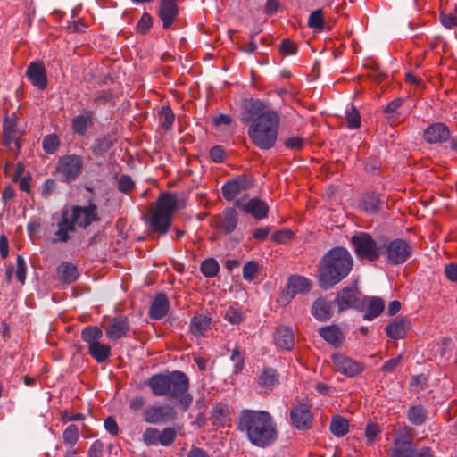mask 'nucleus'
Returning a JSON list of instances; mask_svg holds the SVG:
<instances>
[{"label": "nucleus", "mask_w": 457, "mask_h": 457, "mask_svg": "<svg viewBox=\"0 0 457 457\" xmlns=\"http://www.w3.org/2000/svg\"><path fill=\"white\" fill-rule=\"evenodd\" d=\"M237 430L244 434L252 445L259 448L273 445L278 437L272 415L263 410L242 409L237 414Z\"/></svg>", "instance_id": "nucleus-1"}, {"label": "nucleus", "mask_w": 457, "mask_h": 457, "mask_svg": "<svg viewBox=\"0 0 457 457\" xmlns=\"http://www.w3.org/2000/svg\"><path fill=\"white\" fill-rule=\"evenodd\" d=\"M146 385L154 396H167L178 400L184 411L193 403V396L188 394L189 378L181 370L154 374L148 378Z\"/></svg>", "instance_id": "nucleus-2"}, {"label": "nucleus", "mask_w": 457, "mask_h": 457, "mask_svg": "<svg viewBox=\"0 0 457 457\" xmlns=\"http://www.w3.org/2000/svg\"><path fill=\"white\" fill-rule=\"evenodd\" d=\"M97 210V205L91 202L84 206L73 204L62 208L53 243H66L71 238L70 232H75L77 228L87 229L93 222L99 221Z\"/></svg>", "instance_id": "nucleus-3"}, {"label": "nucleus", "mask_w": 457, "mask_h": 457, "mask_svg": "<svg viewBox=\"0 0 457 457\" xmlns=\"http://www.w3.org/2000/svg\"><path fill=\"white\" fill-rule=\"evenodd\" d=\"M353 257L342 246L328 251L320 262L319 285L328 290L348 276L353 269Z\"/></svg>", "instance_id": "nucleus-4"}, {"label": "nucleus", "mask_w": 457, "mask_h": 457, "mask_svg": "<svg viewBox=\"0 0 457 457\" xmlns=\"http://www.w3.org/2000/svg\"><path fill=\"white\" fill-rule=\"evenodd\" d=\"M280 116L271 112L262 120H254L248 127L247 134L251 141L262 150L272 148L278 138Z\"/></svg>", "instance_id": "nucleus-5"}, {"label": "nucleus", "mask_w": 457, "mask_h": 457, "mask_svg": "<svg viewBox=\"0 0 457 457\" xmlns=\"http://www.w3.org/2000/svg\"><path fill=\"white\" fill-rule=\"evenodd\" d=\"M177 209L178 199L175 194H161L147 221L150 230L154 233L165 235L170 229L172 216Z\"/></svg>", "instance_id": "nucleus-6"}, {"label": "nucleus", "mask_w": 457, "mask_h": 457, "mask_svg": "<svg viewBox=\"0 0 457 457\" xmlns=\"http://www.w3.org/2000/svg\"><path fill=\"white\" fill-rule=\"evenodd\" d=\"M383 237L375 240L370 233L356 232L351 238L354 253L359 260L376 262L382 256Z\"/></svg>", "instance_id": "nucleus-7"}, {"label": "nucleus", "mask_w": 457, "mask_h": 457, "mask_svg": "<svg viewBox=\"0 0 457 457\" xmlns=\"http://www.w3.org/2000/svg\"><path fill=\"white\" fill-rule=\"evenodd\" d=\"M412 254V247L403 238L390 240L383 237L382 256L390 266H397L407 262Z\"/></svg>", "instance_id": "nucleus-8"}, {"label": "nucleus", "mask_w": 457, "mask_h": 457, "mask_svg": "<svg viewBox=\"0 0 457 457\" xmlns=\"http://www.w3.org/2000/svg\"><path fill=\"white\" fill-rule=\"evenodd\" d=\"M84 162L80 155L72 154L59 159L56 172L60 180L65 183L75 181L81 174Z\"/></svg>", "instance_id": "nucleus-9"}, {"label": "nucleus", "mask_w": 457, "mask_h": 457, "mask_svg": "<svg viewBox=\"0 0 457 457\" xmlns=\"http://www.w3.org/2000/svg\"><path fill=\"white\" fill-rule=\"evenodd\" d=\"M334 302L337 305L338 312L346 309L362 311L366 307V297L362 296L355 287L342 288Z\"/></svg>", "instance_id": "nucleus-10"}, {"label": "nucleus", "mask_w": 457, "mask_h": 457, "mask_svg": "<svg viewBox=\"0 0 457 457\" xmlns=\"http://www.w3.org/2000/svg\"><path fill=\"white\" fill-rule=\"evenodd\" d=\"M143 420L149 424H165L177 418V412L171 405L154 404L143 411Z\"/></svg>", "instance_id": "nucleus-11"}, {"label": "nucleus", "mask_w": 457, "mask_h": 457, "mask_svg": "<svg viewBox=\"0 0 457 457\" xmlns=\"http://www.w3.org/2000/svg\"><path fill=\"white\" fill-rule=\"evenodd\" d=\"M290 420L292 425L298 430H309L312 427L313 414L308 403H300L291 408Z\"/></svg>", "instance_id": "nucleus-12"}, {"label": "nucleus", "mask_w": 457, "mask_h": 457, "mask_svg": "<svg viewBox=\"0 0 457 457\" xmlns=\"http://www.w3.org/2000/svg\"><path fill=\"white\" fill-rule=\"evenodd\" d=\"M332 361L337 371L349 378H353L362 372L364 365L341 353L332 355Z\"/></svg>", "instance_id": "nucleus-13"}, {"label": "nucleus", "mask_w": 457, "mask_h": 457, "mask_svg": "<svg viewBox=\"0 0 457 457\" xmlns=\"http://www.w3.org/2000/svg\"><path fill=\"white\" fill-rule=\"evenodd\" d=\"M245 114L242 119L245 123H253L254 120H262L263 117L275 110L268 109L263 102L258 99H251L244 105Z\"/></svg>", "instance_id": "nucleus-14"}, {"label": "nucleus", "mask_w": 457, "mask_h": 457, "mask_svg": "<svg viewBox=\"0 0 457 457\" xmlns=\"http://www.w3.org/2000/svg\"><path fill=\"white\" fill-rule=\"evenodd\" d=\"M26 76L38 90L42 91L46 88L48 85L46 70L41 62H30L27 67Z\"/></svg>", "instance_id": "nucleus-15"}, {"label": "nucleus", "mask_w": 457, "mask_h": 457, "mask_svg": "<svg viewBox=\"0 0 457 457\" xmlns=\"http://www.w3.org/2000/svg\"><path fill=\"white\" fill-rule=\"evenodd\" d=\"M423 138L428 144H441L450 139L449 128L443 122H434L423 131Z\"/></svg>", "instance_id": "nucleus-16"}, {"label": "nucleus", "mask_w": 457, "mask_h": 457, "mask_svg": "<svg viewBox=\"0 0 457 457\" xmlns=\"http://www.w3.org/2000/svg\"><path fill=\"white\" fill-rule=\"evenodd\" d=\"M311 288L312 284L308 278L299 275H293L287 279V288L284 291L283 296L287 301H290L297 294L308 293Z\"/></svg>", "instance_id": "nucleus-17"}, {"label": "nucleus", "mask_w": 457, "mask_h": 457, "mask_svg": "<svg viewBox=\"0 0 457 457\" xmlns=\"http://www.w3.org/2000/svg\"><path fill=\"white\" fill-rule=\"evenodd\" d=\"M130 325L127 316L120 315L112 318L105 328L106 337L111 340H119L127 337Z\"/></svg>", "instance_id": "nucleus-18"}, {"label": "nucleus", "mask_w": 457, "mask_h": 457, "mask_svg": "<svg viewBox=\"0 0 457 457\" xmlns=\"http://www.w3.org/2000/svg\"><path fill=\"white\" fill-rule=\"evenodd\" d=\"M235 205L241 208L245 213L251 214L256 220H263L268 217L270 207L265 201L258 197L251 198L247 203L241 206L237 200Z\"/></svg>", "instance_id": "nucleus-19"}, {"label": "nucleus", "mask_w": 457, "mask_h": 457, "mask_svg": "<svg viewBox=\"0 0 457 457\" xmlns=\"http://www.w3.org/2000/svg\"><path fill=\"white\" fill-rule=\"evenodd\" d=\"M238 223V213L234 208H226L216 217V228L224 234L232 233Z\"/></svg>", "instance_id": "nucleus-20"}, {"label": "nucleus", "mask_w": 457, "mask_h": 457, "mask_svg": "<svg viewBox=\"0 0 457 457\" xmlns=\"http://www.w3.org/2000/svg\"><path fill=\"white\" fill-rule=\"evenodd\" d=\"M170 310V301L168 296L163 292L157 293L149 307L148 316L152 320L162 319Z\"/></svg>", "instance_id": "nucleus-21"}, {"label": "nucleus", "mask_w": 457, "mask_h": 457, "mask_svg": "<svg viewBox=\"0 0 457 457\" xmlns=\"http://www.w3.org/2000/svg\"><path fill=\"white\" fill-rule=\"evenodd\" d=\"M158 14L162 21V27L168 29L173 24L179 14L176 0H161Z\"/></svg>", "instance_id": "nucleus-22"}, {"label": "nucleus", "mask_w": 457, "mask_h": 457, "mask_svg": "<svg viewBox=\"0 0 457 457\" xmlns=\"http://www.w3.org/2000/svg\"><path fill=\"white\" fill-rule=\"evenodd\" d=\"M333 303H335L334 301L320 297L313 302L310 310L311 314L319 321H327L332 316Z\"/></svg>", "instance_id": "nucleus-23"}, {"label": "nucleus", "mask_w": 457, "mask_h": 457, "mask_svg": "<svg viewBox=\"0 0 457 457\" xmlns=\"http://www.w3.org/2000/svg\"><path fill=\"white\" fill-rule=\"evenodd\" d=\"M391 457H412L417 445L405 436H397L394 439Z\"/></svg>", "instance_id": "nucleus-24"}, {"label": "nucleus", "mask_w": 457, "mask_h": 457, "mask_svg": "<svg viewBox=\"0 0 457 457\" xmlns=\"http://www.w3.org/2000/svg\"><path fill=\"white\" fill-rule=\"evenodd\" d=\"M320 336L334 347H340L345 340V335L336 325L321 327L319 329Z\"/></svg>", "instance_id": "nucleus-25"}, {"label": "nucleus", "mask_w": 457, "mask_h": 457, "mask_svg": "<svg viewBox=\"0 0 457 457\" xmlns=\"http://www.w3.org/2000/svg\"><path fill=\"white\" fill-rule=\"evenodd\" d=\"M383 204L384 196L374 192L363 195L361 200V208L368 214H377L381 210Z\"/></svg>", "instance_id": "nucleus-26"}, {"label": "nucleus", "mask_w": 457, "mask_h": 457, "mask_svg": "<svg viewBox=\"0 0 457 457\" xmlns=\"http://www.w3.org/2000/svg\"><path fill=\"white\" fill-rule=\"evenodd\" d=\"M409 329V322L403 317H396L385 328L386 335L396 340L404 338Z\"/></svg>", "instance_id": "nucleus-27"}, {"label": "nucleus", "mask_w": 457, "mask_h": 457, "mask_svg": "<svg viewBox=\"0 0 457 457\" xmlns=\"http://www.w3.org/2000/svg\"><path fill=\"white\" fill-rule=\"evenodd\" d=\"M275 345L286 351H290L295 345L294 333L287 327H280L274 333Z\"/></svg>", "instance_id": "nucleus-28"}, {"label": "nucleus", "mask_w": 457, "mask_h": 457, "mask_svg": "<svg viewBox=\"0 0 457 457\" xmlns=\"http://www.w3.org/2000/svg\"><path fill=\"white\" fill-rule=\"evenodd\" d=\"M94 112L90 110H87L83 113L75 116L71 120L73 131L79 136H84L87 128L92 124Z\"/></svg>", "instance_id": "nucleus-29"}, {"label": "nucleus", "mask_w": 457, "mask_h": 457, "mask_svg": "<svg viewBox=\"0 0 457 457\" xmlns=\"http://www.w3.org/2000/svg\"><path fill=\"white\" fill-rule=\"evenodd\" d=\"M116 138L112 135H104L96 138L90 146V151L96 156H102L106 154L116 143Z\"/></svg>", "instance_id": "nucleus-30"}, {"label": "nucleus", "mask_w": 457, "mask_h": 457, "mask_svg": "<svg viewBox=\"0 0 457 457\" xmlns=\"http://www.w3.org/2000/svg\"><path fill=\"white\" fill-rule=\"evenodd\" d=\"M367 311L363 315V320H372L380 315L385 309L383 300L378 296L366 297Z\"/></svg>", "instance_id": "nucleus-31"}, {"label": "nucleus", "mask_w": 457, "mask_h": 457, "mask_svg": "<svg viewBox=\"0 0 457 457\" xmlns=\"http://www.w3.org/2000/svg\"><path fill=\"white\" fill-rule=\"evenodd\" d=\"M278 371L270 367L263 368L258 376V385L261 387L270 389L278 383Z\"/></svg>", "instance_id": "nucleus-32"}, {"label": "nucleus", "mask_w": 457, "mask_h": 457, "mask_svg": "<svg viewBox=\"0 0 457 457\" xmlns=\"http://www.w3.org/2000/svg\"><path fill=\"white\" fill-rule=\"evenodd\" d=\"M57 274L59 278L67 284L73 283L79 277L77 267L68 262H62L58 266Z\"/></svg>", "instance_id": "nucleus-33"}, {"label": "nucleus", "mask_w": 457, "mask_h": 457, "mask_svg": "<svg viewBox=\"0 0 457 457\" xmlns=\"http://www.w3.org/2000/svg\"><path fill=\"white\" fill-rule=\"evenodd\" d=\"M428 411L421 405L411 406L407 411V418L411 424L420 427L423 425L427 420Z\"/></svg>", "instance_id": "nucleus-34"}, {"label": "nucleus", "mask_w": 457, "mask_h": 457, "mask_svg": "<svg viewBox=\"0 0 457 457\" xmlns=\"http://www.w3.org/2000/svg\"><path fill=\"white\" fill-rule=\"evenodd\" d=\"M17 133V124L16 121L8 116H6L4 120L3 124V144L4 146L11 147V144L16 137Z\"/></svg>", "instance_id": "nucleus-35"}, {"label": "nucleus", "mask_w": 457, "mask_h": 457, "mask_svg": "<svg viewBox=\"0 0 457 457\" xmlns=\"http://www.w3.org/2000/svg\"><path fill=\"white\" fill-rule=\"evenodd\" d=\"M211 325V318L207 315L199 314L191 319L190 331L195 336H202L207 331Z\"/></svg>", "instance_id": "nucleus-36"}, {"label": "nucleus", "mask_w": 457, "mask_h": 457, "mask_svg": "<svg viewBox=\"0 0 457 457\" xmlns=\"http://www.w3.org/2000/svg\"><path fill=\"white\" fill-rule=\"evenodd\" d=\"M88 354L98 363H103L111 356V346L98 342L89 345Z\"/></svg>", "instance_id": "nucleus-37"}, {"label": "nucleus", "mask_w": 457, "mask_h": 457, "mask_svg": "<svg viewBox=\"0 0 457 457\" xmlns=\"http://www.w3.org/2000/svg\"><path fill=\"white\" fill-rule=\"evenodd\" d=\"M329 430L335 436L343 437L349 431V422L342 416H333L330 421Z\"/></svg>", "instance_id": "nucleus-38"}, {"label": "nucleus", "mask_w": 457, "mask_h": 457, "mask_svg": "<svg viewBox=\"0 0 457 457\" xmlns=\"http://www.w3.org/2000/svg\"><path fill=\"white\" fill-rule=\"evenodd\" d=\"M103 337V331L96 326H87L81 331V338L88 346L100 342Z\"/></svg>", "instance_id": "nucleus-39"}, {"label": "nucleus", "mask_w": 457, "mask_h": 457, "mask_svg": "<svg viewBox=\"0 0 457 457\" xmlns=\"http://www.w3.org/2000/svg\"><path fill=\"white\" fill-rule=\"evenodd\" d=\"M200 270L205 278H214L220 271V264L216 259L208 258L201 262Z\"/></svg>", "instance_id": "nucleus-40"}, {"label": "nucleus", "mask_w": 457, "mask_h": 457, "mask_svg": "<svg viewBox=\"0 0 457 457\" xmlns=\"http://www.w3.org/2000/svg\"><path fill=\"white\" fill-rule=\"evenodd\" d=\"M79 438V429L78 426L74 424L69 425L62 433L63 443L68 445L69 448H73Z\"/></svg>", "instance_id": "nucleus-41"}, {"label": "nucleus", "mask_w": 457, "mask_h": 457, "mask_svg": "<svg viewBox=\"0 0 457 457\" xmlns=\"http://www.w3.org/2000/svg\"><path fill=\"white\" fill-rule=\"evenodd\" d=\"M347 127L350 129H356L361 126V115L353 104H351L345 111Z\"/></svg>", "instance_id": "nucleus-42"}, {"label": "nucleus", "mask_w": 457, "mask_h": 457, "mask_svg": "<svg viewBox=\"0 0 457 457\" xmlns=\"http://www.w3.org/2000/svg\"><path fill=\"white\" fill-rule=\"evenodd\" d=\"M261 266L255 261H248L245 263L242 270L243 278L246 281H253L258 275Z\"/></svg>", "instance_id": "nucleus-43"}, {"label": "nucleus", "mask_w": 457, "mask_h": 457, "mask_svg": "<svg viewBox=\"0 0 457 457\" xmlns=\"http://www.w3.org/2000/svg\"><path fill=\"white\" fill-rule=\"evenodd\" d=\"M177 437V431L174 428L167 427L164 428L161 432L159 431L158 440L159 445L162 446L171 445Z\"/></svg>", "instance_id": "nucleus-44"}, {"label": "nucleus", "mask_w": 457, "mask_h": 457, "mask_svg": "<svg viewBox=\"0 0 457 457\" xmlns=\"http://www.w3.org/2000/svg\"><path fill=\"white\" fill-rule=\"evenodd\" d=\"M175 120V114L169 106H162L159 112V120L161 126L165 129L169 130Z\"/></svg>", "instance_id": "nucleus-45"}, {"label": "nucleus", "mask_w": 457, "mask_h": 457, "mask_svg": "<svg viewBox=\"0 0 457 457\" xmlns=\"http://www.w3.org/2000/svg\"><path fill=\"white\" fill-rule=\"evenodd\" d=\"M221 192L223 197L227 201H233L240 194L241 191L238 189L235 181L230 179L224 183L221 187Z\"/></svg>", "instance_id": "nucleus-46"}, {"label": "nucleus", "mask_w": 457, "mask_h": 457, "mask_svg": "<svg viewBox=\"0 0 457 457\" xmlns=\"http://www.w3.org/2000/svg\"><path fill=\"white\" fill-rule=\"evenodd\" d=\"M325 21L321 9L311 12L308 19V26L312 29L321 30L324 28Z\"/></svg>", "instance_id": "nucleus-47"}, {"label": "nucleus", "mask_w": 457, "mask_h": 457, "mask_svg": "<svg viewBox=\"0 0 457 457\" xmlns=\"http://www.w3.org/2000/svg\"><path fill=\"white\" fill-rule=\"evenodd\" d=\"M59 145V138L55 134H50L46 136L42 141L43 150L48 154H53L54 153H55Z\"/></svg>", "instance_id": "nucleus-48"}, {"label": "nucleus", "mask_w": 457, "mask_h": 457, "mask_svg": "<svg viewBox=\"0 0 457 457\" xmlns=\"http://www.w3.org/2000/svg\"><path fill=\"white\" fill-rule=\"evenodd\" d=\"M159 430L155 428H147L142 435V440L146 446H155L159 445Z\"/></svg>", "instance_id": "nucleus-49"}, {"label": "nucleus", "mask_w": 457, "mask_h": 457, "mask_svg": "<svg viewBox=\"0 0 457 457\" xmlns=\"http://www.w3.org/2000/svg\"><path fill=\"white\" fill-rule=\"evenodd\" d=\"M294 237V232L290 229H282L274 232L271 235V240L278 244H287Z\"/></svg>", "instance_id": "nucleus-50"}, {"label": "nucleus", "mask_w": 457, "mask_h": 457, "mask_svg": "<svg viewBox=\"0 0 457 457\" xmlns=\"http://www.w3.org/2000/svg\"><path fill=\"white\" fill-rule=\"evenodd\" d=\"M230 360L235 362L233 373L238 374L243 370L245 365V357L238 348L236 347L233 349Z\"/></svg>", "instance_id": "nucleus-51"}, {"label": "nucleus", "mask_w": 457, "mask_h": 457, "mask_svg": "<svg viewBox=\"0 0 457 457\" xmlns=\"http://www.w3.org/2000/svg\"><path fill=\"white\" fill-rule=\"evenodd\" d=\"M135 187V182L130 176L123 174L120 176L118 181V189L124 193L129 194Z\"/></svg>", "instance_id": "nucleus-52"}, {"label": "nucleus", "mask_w": 457, "mask_h": 457, "mask_svg": "<svg viewBox=\"0 0 457 457\" xmlns=\"http://www.w3.org/2000/svg\"><path fill=\"white\" fill-rule=\"evenodd\" d=\"M224 319L233 325L239 324L243 320L242 312L237 308L229 307L224 315Z\"/></svg>", "instance_id": "nucleus-53"}, {"label": "nucleus", "mask_w": 457, "mask_h": 457, "mask_svg": "<svg viewBox=\"0 0 457 457\" xmlns=\"http://www.w3.org/2000/svg\"><path fill=\"white\" fill-rule=\"evenodd\" d=\"M381 432L380 427L377 423H368L365 429V437L369 444H373L377 436Z\"/></svg>", "instance_id": "nucleus-54"}, {"label": "nucleus", "mask_w": 457, "mask_h": 457, "mask_svg": "<svg viewBox=\"0 0 457 457\" xmlns=\"http://www.w3.org/2000/svg\"><path fill=\"white\" fill-rule=\"evenodd\" d=\"M153 24L152 17L149 13L144 12L137 21V30L140 34H145Z\"/></svg>", "instance_id": "nucleus-55"}, {"label": "nucleus", "mask_w": 457, "mask_h": 457, "mask_svg": "<svg viewBox=\"0 0 457 457\" xmlns=\"http://www.w3.org/2000/svg\"><path fill=\"white\" fill-rule=\"evenodd\" d=\"M16 264H17V271H16L17 279L23 285L26 280L27 264H26L24 258L21 255L17 256Z\"/></svg>", "instance_id": "nucleus-56"}, {"label": "nucleus", "mask_w": 457, "mask_h": 457, "mask_svg": "<svg viewBox=\"0 0 457 457\" xmlns=\"http://www.w3.org/2000/svg\"><path fill=\"white\" fill-rule=\"evenodd\" d=\"M279 51L283 55H293L297 53V46L289 38H285L280 43Z\"/></svg>", "instance_id": "nucleus-57"}, {"label": "nucleus", "mask_w": 457, "mask_h": 457, "mask_svg": "<svg viewBox=\"0 0 457 457\" xmlns=\"http://www.w3.org/2000/svg\"><path fill=\"white\" fill-rule=\"evenodd\" d=\"M210 158L216 163H221L224 162L225 150L221 145H214L210 149Z\"/></svg>", "instance_id": "nucleus-58"}, {"label": "nucleus", "mask_w": 457, "mask_h": 457, "mask_svg": "<svg viewBox=\"0 0 457 457\" xmlns=\"http://www.w3.org/2000/svg\"><path fill=\"white\" fill-rule=\"evenodd\" d=\"M284 145L287 149L300 151L304 145V140L300 137H291L285 141Z\"/></svg>", "instance_id": "nucleus-59"}, {"label": "nucleus", "mask_w": 457, "mask_h": 457, "mask_svg": "<svg viewBox=\"0 0 457 457\" xmlns=\"http://www.w3.org/2000/svg\"><path fill=\"white\" fill-rule=\"evenodd\" d=\"M95 104H104L111 102L113 105L115 104L114 95L111 90H102L97 93V96L94 98Z\"/></svg>", "instance_id": "nucleus-60"}, {"label": "nucleus", "mask_w": 457, "mask_h": 457, "mask_svg": "<svg viewBox=\"0 0 457 457\" xmlns=\"http://www.w3.org/2000/svg\"><path fill=\"white\" fill-rule=\"evenodd\" d=\"M439 21L443 27L448 29L457 26V18L453 14H447L444 12H441L439 14Z\"/></svg>", "instance_id": "nucleus-61"}, {"label": "nucleus", "mask_w": 457, "mask_h": 457, "mask_svg": "<svg viewBox=\"0 0 457 457\" xmlns=\"http://www.w3.org/2000/svg\"><path fill=\"white\" fill-rule=\"evenodd\" d=\"M232 179L235 181L240 191L246 190L253 185V180L246 175L237 176L232 178Z\"/></svg>", "instance_id": "nucleus-62"}, {"label": "nucleus", "mask_w": 457, "mask_h": 457, "mask_svg": "<svg viewBox=\"0 0 457 457\" xmlns=\"http://www.w3.org/2000/svg\"><path fill=\"white\" fill-rule=\"evenodd\" d=\"M403 99L400 97L392 100L384 109V112L392 114V117H398V109L403 104Z\"/></svg>", "instance_id": "nucleus-63"}, {"label": "nucleus", "mask_w": 457, "mask_h": 457, "mask_svg": "<svg viewBox=\"0 0 457 457\" xmlns=\"http://www.w3.org/2000/svg\"><path fill=\"white\" fill-rule=\"evenodd\" d=\"M104 444L100 440H96L87 451V457H102Z\"/></svg>", "instance_id": "nucleus-64"}]
</instances>
